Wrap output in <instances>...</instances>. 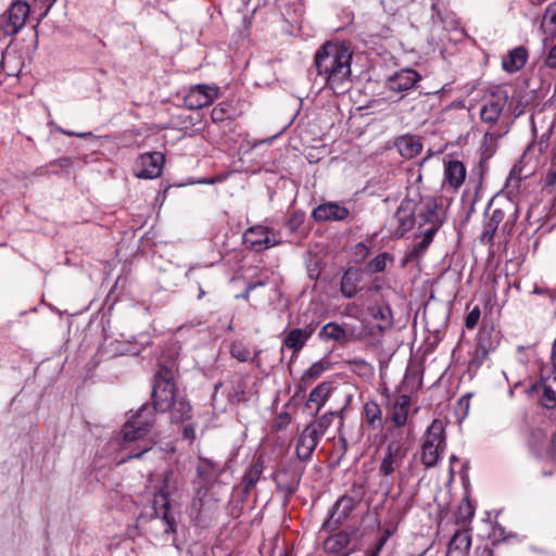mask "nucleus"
Wrapping results in <instances>:
<instances>
[{
	"instance_id": "20e7f679",
	"label": "nucleus",
	"mask_w": 556,
	"mask_h": 556,
	"mask_svg": "<svg viewBox=\"0 0 556 556\" xmlns=\"http://www.w3.org/2000/svg\"><path fill=\"white\" fill-rule=\"evenodd\" d=\"M446 448L445 425L435 418L427 428L421 444L420 460L426 469L433 468Z\"/></svg>"
},
{
	"instance_id": "4468645a",
	"label": "nucleus",
	"mask_w": 556,
	"mask_h": 556,
	"mask_svg": "<svg viewBox=\"0 0 556 556\" xmlns=\"http://www.w3.org/2000/svg\"><path fill=\"white\" fill-rule=\"evenodd\" d=\"M264 468V457L262 455L255 456L245 468L240 483L235 486V491L242 493L243 498H248L255 490L257 482L262 479Z\"/></svg>"
},
{
	"instance_id": "0e129e2a",
	"label": "nucleus",
	"mask_w": 556,
	"mask_h": 556,
	"mask_svg": "<svg viewBox=\"0 0 556 556\" xmlns=\"http://www.w3.org/2000/svg\"><path fill=\"white\" fill-rule=\"evenodd\" d=\"M467 510H468L467 515L464 517V523H466L467 521H470L475 514L473 509L470 506L467 507Z\"/></svg>"
},
{
	"instance_id": "f3484780",
	"label": "nucleus",
	"mask_w": 556,
	"mask_h": 556,
	"mask_svg": "<svg viewBox=\"0 0 556 556\" xmlns=\"http://www.w3.org/2000/svg\"><path fill=\"white\" fill-rule=\"evenodd\" d=\"M355 507L356 506L351 503V500L344 498L343 496L339 497L330 508L321 529L327 532L336 531L348 520Z\"/></svg>"
},
{
	"instance_id": "680f3d73",
	"label": "nucleus",
	"mask_w": 556,
	"mask_h": 556,
	"mask_svg": "<svg viewBox=\"0 0 556 556\" xmlns=\"http://www.w3.org/2000/svg\"><path fill=\"white\" fill-rule=\"evenodd\" d=\"M55 1H56V0H52V1L48 4V7H47V9L45 10V12L40 15V17H39V20H38L37 24L34 26V29H35V31H36V33H37V28H38V26H39L40 22H41V21L47 16L48 12L50 11V9L52 8V5H53V3H54Z\"/></svg>"
},
{
	"instance_id": "338daca9",
	"label": "nucleus",
	"mask_w": 556,
	"mask_h": 556,
	"mask_svg": "<svg viewBox=\"0 0 556 556\" xmlns=\"http://www.w3.org/2000/svg\"><path fill=\"white\" fill-rule=\"evenodd\" d=\"M205 295V291L202 289V287L200 286L199 287V294H198V300H201L203 299V296Z\"/></svg>"
},
{
	"instance_id": "7c9ffc66",
	"label": "nucleus",
	"mask_w": 556,
	"mask_h": 556,
	"mask_svg": "<svg viewBox=\"0 0 556 556\" xmlns=\"http://www.w3.org/2000/svg\"><path fill=\"white\" fill-rule=\"evenodd\" d=\"M331 362L324 357L315 363H313L309 368H307L298 384L300 391H305L308 386H311L314 381H316L325 371L331 369Z\"/></svg>"
},
{
	"instance_id": "4be33fe9",
	"label": "nucleus",
	"mask_w": 556,
	"mask_h": 556,
	"mask_svg": "<svg viewBox=\"0 0 556 556\" xmlns=\"http://www.w3.org/2000/svg\"><path fill=\"white\" fill-rule=\"evenodd\" d=\"M352 533L341 530L329 535L323 543L324 551L338 556H349L353 548L350 547Z\"/></svg>"
},
{
	"instance_id": "39448f33",
	"label": "nucleus",
	"mask_w": 556,
	"mask_h": 556,
	"mask_svg": "<svg viewBox=\"0 0 556 556\" xmlns=\"http://www.w3.org/2000/svg\"><path fill=\"white\" fill-rule=\"evenodd\" d=\"M509 93L506 87L497 85L485 93L481 108L480 119L483 124L494 127L506 115Z\"/></svg>"
},
{
	"instance_id": "4d7b16f0",
	"label": "nucleus",
	"mask_w": 556,
	"mask_h": 556,
	"mask_svg": "<svg viewBox=\"0 0 556 556\" xmlns=\"http://www.w3.org/2000/svg\"><path fill=\"white\" fill-rule=\"evenodd\" d=\"M354 252H355V255L361 256L364 260V258L368 257L370 250L364 242H359L355 245Z\"/></svg>"
},
{
	"instance_id": "a18cd8bd",
	"label": "nucleus",
	"mask_w": 556,
	"mask_h": 556,
	"mask_svg": "<svg viewBox=\"0 0 556 556\" xmlns=\"http://www.w3.org/2000/svg\"><path fill=\"white\" fill-rule=\"evenodd\" d=\"M248 498H243V494L238 492L237 494V498H233L232 501L229 502L228 504V514L232 517V518H239L242 513H243V506H244V503L247 502Z\"/></svg>"
},
{
	"instance_id": "f8f14e48",
	"label": "nucleus",
	"mask_w": 556,
	"mask_h": 556,
	"mask_svg": "<svg viewBox=\"0 0 556 556\" xmlns=\"http://www.w3.org/2000/svg\"><path fill=\"white\" fill-rule=\"evenodd\" d=\"M416 198L407 194L397 207L394 219L397 223L394 233L402 238L416 225Z\"/></svg>"
},
{
	"instance_id": "0eeeda50",
	"label": "nucleus",
	"mask_w": 556,
	"mask_h": 556,
	"mask_svg": "<svg viewBox=\"0 0 556 556\" xmlns=\"http://www.w3.org/2000/svg\"><path fill=\"white\" fill-rule=\"evenodd\" d=\"M413 198H416V224L418 228L424 230L425 228H433L434 232H438L442 226V219L438 213V203L430 197L422 198L416 192Z\"/></svg>"
},
{
	"instance_id": "c85d7f7f",
	"label": "nucleus",
	"mask_w": 556,
	"mask_h": 556,
	"mask_svg": "<svg viewBox=\"0 0 556 556\" xmlns=\"http://www.w3.org/2000/svg\"><path fill=\"white\" fill-rule=\"evenodd\" d=\"M352 399L351 394L345 395V404L339 408L338 410H330L321 415L320 417L316 418L312 422H309L307 426L311 429H315L316 433L323 438V435L326 433V431L330 428L336 417L340 418V424L343 422V412L346 407V405L350 403Z\"/></svg>"
},
{
	"instance_id": "a19ab883",
	"label": "nucleus",
	"mask_w": 556,
	"mask_h": 556,
	"mask_svg": "<svg viewBox=\"0 0 556 556\" xmlns=\"http://www.w3.org/2000/svg\"><path fill=\"white\" fill-rule=\"evenodd\" d=\"M323 341H334L338 343H345L348 341L346 330L337 323H328L320 329L318 333Z\"/></svg>"
},
{
	"instance_id": "6ab92c4d",
	"label": "nucleus",
	"mask_w": 556,
	"mask_h": 556,
	"mask_svg": "<svg viewBox=\"0 0 556 556\" xmlns=\"http://www.w3.org/2000/svg\"><path fill=\"white\" fill-rule=\"evenodd\" d=\"M421 80V75L413 68H402L390 75L386 80V87L393 92L410 90Z\"/></svg>"
},
{
	"instance_id": "e2e57ef3",
	"label": "nucleus",
	"mask_w": 556,
	"mask_h": 556,
	"mask_svg": "<svg viewBox=\"0 0 556 556\" xmlns=\"http://www.w3.org/2000/svg\"><path fill=\"white\" fill-rule=\"evenodd\" d=\"M62 132L70 137H80V138L87 137V134H84V132H74V131H66V130H62Z\"/></svg>"
},
{
	"instance_id": "3c124183",
	"label": "nucleus",
	"mask_w": 556,
	"mask_h": 556,
	"mask_svg": "<svg viewBox=\"0 0 556 556\" xmlns=\"http://www.w3.org/2000/svg\"><path fill=\"white\" fill-rule=\"evenodd\" d=\"M481 311L478 305H476L466 316L465 326L467 329H473L480 319Z\"/></svg>"
},
{
	"instance_id": "8fccbe9b",
	"label": "nucleus",
	"mask_w": 556,
	"mask_h": 556,
	"mask_svg": "<svg viewBox=\"0 0 556 556\" xmlns=\"http://www.w3.org/2000/svg\"><path fill=\"white\" fill-rule=\"evenodd\" d=\"M394 529L386 528L382 530L379 539L376 541V543L370 547L372 551L381 553L383 546L389 541V539L393 535Z\"/></svg>"
},
{
	"instance_id": "5fc2aeb1",
	"label": "nucleus",
	"mask_w": 556,
	"mask_h": 556,
	"mask_svg": "<svg viewBox=\"0 0 556 556\" xmlns=\"http://www.w3.org/2000/svg\"><path fill=\"white\" fill-rule=\"evenodd\" d=\"M473 556H493V548L488 543L478 545L475 549Z\"/></svg>"
},
{
	"instance_id": "1a4fd4ad",
	"label": "nucleus",
	"mask_w": 556,
	"mask_h": 556,
	"mask_svg": "<svg viewBox=\"0 0 556 556\" xmlns=\"http://www.w3.org/2000/svg\"><path fill=\"white\" fill-rule=\"evenodd\" d=\"M529 396L536 400L538 405L546 409L556 408V371L532 384L527 390Z\"/></svg>"
},
{
	"instance_id": "c9c22d12",
	"label": "nucleus",
	"mask_w": 556,
	"mask_h": 556,
	"mask_svg": "<svg viewBox=\"0 0 556 556\" xmlns=\"http://www.w3.org/2000/svg\"><path fill=\"white\" fill-rule=\"evenodd\" d=\"M229 353L230 355L238 359L239 362H251L260 366V354L262 353L261 350H256L253 353V356H251L252 352L250 348L242 341V340H235L230 343L229 346Z\"/></svg>"
},
{
	"instance_id": "c756f323",
	"label": "nucleus",
	"mask_w": 556,
	"mask_h": 556,
	"mask_svg": "<svg viewBox=\"0 0 556 556\" xmlns=\"http://www.w3.org/2000/svg\"><path fill=\"white\" fill-rule=\"evenodd\" d=\"M528 58V50L523 46L516 47L503 56L502 68L506 73L514 74L526 65Z\"/></svg>"
},
{
	"instance_id": "72a5a7b5",
	"label": "nucleus",
	"mask_w": 556,
	"mask_h": 556,
	"mask_svg": "<svg viewBox=\"0 0 556 556\" xmlns=\"http://www.w3.org/2000/svg\"><path fill=\"white\" fill-rule=\"evenodd\" d=\"M167 412L170 413L172 421L176 424L184 422L192 417V407L186 397H175L170 402V407Z\"/></svg>"
},
{
	"instance_id": "bb28decb",
	"label": "nucleus",
	"mask_w": 556,
	"mask_h": 556,
	"mask_svg": "<svg viewBox=\"0 0 556 556\" xmlns=\"http://www.w3.org/2000/svg\"><path fill=\"white\" fill-rule=\"evenodd\" d=\"M334 390V384L331 381H324L319 383L309 392L305 406L308 409H313L314 415H317Z\"/></svg>"
},
{
	"instance_id": "79ce46f5",
	"label": "nucleus",
	"mask_w": 556,
	"mask_h": 556,
	"mask_svg": "<svg viewBox=\"0 0 556 556\" xmlns=\"http://www.w3.org/2000/svg\"><path fill=\"white\" fill-rule=\"evenodd\" d=\"M207 492H208V489L202 488V486H199L195 490L194 497L192 498L191 504H190V514L192 516H195V518H199L203 510V506H204L203 500L206 496Z\"/></svg>"
},
{
	"instance_id": "423d86ee",
	"label": "nucleus",
	"mask_w": 556,
	"mask_h": 556,
	"mask_svg": "<svg viewBox=\"0 0 556 556\" xmlns=\"http://www.w3.org/2000/svg\"><path fill=\"white\" fill-rule=\"evenodd\" d=\"M157 412L154 405L143 404L123 426V442L130 443L149 434L155 426Z\"/></svg>"
},
{
	"instance_id": "774afa93",
	"label": "nucleus",
	"mask_w": 556,
	"mask_h": 556,
	"mask_svg": "<svg viewBox=\"0 0 556 556\" xmlns=\"http://www.w3.org/2000/svg\"><path fill=\"white\" fill-rule=\"evenodd\" d=\"M367 556H380V553L375 552V551H372L371 548H369V551H368V553H367Z\"/></svg>"
},
{
	"instance_id": "58836bf2",
	"label": "nucleus",
	"mask_w": 556,
	"mask_h": 556,
	"mask_svg": "<svg viewBox=\"0 0 556 556\" xmlns=\"http://www.w3.org/2000/svg\"><path fill=\"white\" fill-rule=\"evenodd\" d=\"M308 339L301 328L291 329L282 340V346L292 351V357H296L306 345Z\"/></svg>"
},
{
	"instance_id": "2eb2a0df",
	"label": "nucleus",
	"mask_w": 556,
	"mask_h": 556,
	"mask_svg": "<svg viewBox=\"0 0 556 556\" xmlns=\"http://www.w3.org/2000/svg\"><path fill=\"white\" fill-rule=\"evenodd\" d=\"M218 96V88L205 84L193 86L186 93L184 101L188 109L199 110L211 105Z\"/></svg>"
},
{
	"instance_id": "c03bdc74",
	"label": "nucleus",
	"mask_w": 556,
	"mask_h": 556,
	"mask_svg": "<svg viewBox=\"0 0 556 556\" xmlns=\"http://www.w3.org/2000/svg\"><path fill=\"white\" fill-rule=\"evenodd\" d=\"M230 108L228 102H220L215 105L211 112V118L214 123H222L230 118Z\"/></svg>"
},
{
	"instance_id": "13d9d810",
	"label": "nucleus",
	"mask_w": 556,
	"mask_h": 556,
	"mask_svg": "<svg viewBox=\"0 0 556 556\" xmlns=\"http://www.w3.org/2000/svg\"><path fill=\"white\" fill-rule=\"evenodd\" d=\"M182 438L191 442L195 439V429L192 425L189 424L184 427Z\"/></svg>"
},
{
	"instance_id": "a878e982",
	"label": "nucleus",
	"mask_w": 556,
	"mask_h": 556,
	"mask_svg": "<svg viewBox=\"0 0 556 556\" xmlns=\"http://www.w3.org/2000/svg\"><path fill=\"white\" fill-rule=\"evenodd\" d=\"M495 348L494 341L492 340V330L481 328L476 338L472 363L477 366H481L488 359L490 352L494 351Z\"/></svg>"
},
{
	"instance_id": "9b49d317",
	"label": "nucleus",
	"mask_w": 556,
	"mask_h": 556,
	"mask_svg": "<svg viewBox=\"0 0 556 556\" xmlns=\"http://www.w3.org/2000/svg\"><path fill=\"white\" fill-rule=\"evenodd\" d=\"M165 155L162 152H147L139 156L135 164V175L141 179H154L162 175Z\"/></svg>"
},
{
	"instance_id": "052dcab7",
	"label": "nucleus",
	"mask_w": 556,
	"mask_h": 556,
	"mask_svg": "<svg viewBox=\"0 0 556 556\" xmlns=\"http://www.w3.org/2000/svg\"><path fill=\"white\" fill-rule=\"evenodd\" d=\"M150 450H151L150 446H144L140 452L132 453V454L128 455L127 458L122 460V463H124V462H126L128 459H131V458H140L146 452H148Z\"/></svg>"
},
{
	"instance_id": "bf43d9fd",
	"label": "nucleus",
	"mask_w": 556,
	"mask_h": 556,
	"mask_svg": "<svg viewBox=\"0 0 556 556\" xmlns=\"http://www.w3.org/2000/svg\"><path fill=\"white\" fill-rule=\"evenodd\" d=\"M263 286V282H252V283H249L244 290V292L240 295H237V298H241V299H244V300H249V296H250V293L252 290H254L256 287H261Z\"/></svg>"
},
{
	"instance_id": "7ed1b4c3",
	"label": "nucleus",
	"mask_w": 556,
	"mask_h": 556,
	"mask_svg": "<svg viewBox=\"0 0 556 556\" xmlns=\"http://www.w3.org/2000/svg\"><path fill=\"white\" fill-rule=\"evenodd\" d=\"M176 365L174 362L169 364L161 363L154 375V383L152 389V405L159 408L160 413H165L170 407V402L177 397L175 382Z\"/></svg>"
},
{
	"instance_id": "aec40b11",
	"label": "nucleus",
	"mask_w": 556,
	"mask_h": 556,
	"mask_svg": "<svg viewBox=\"0 0 556 556\" xmlns=\"http://www.w3.org/2000/svg\"><path fill=\"white\" fill-rule=\"evenodd\" d=\"M273 479L277 491L285 493V497L288 500L296 492L301 481V473L291 467H282L274 472Z\"/></svg>"
},
{
	"instance_id": "09e8293b",
	"label": "nucleus",
	"mask_w": 556,
	"mask_h": 556,
	"mask_svg": "<svg viewBox=\"0 0 556 556\" xmlns=\"http://www.w3.org/2000/svg\"><path fill=\"white\" fill-rule=\"evenodd\" d=\"M543 22L551 26V33L556 34V1L546 7Z\"/></svg>"
},
{
	"instance_id": "f03ea898",
	"label": "nucleus",
	"mask_w": 556,
	"mask_h": 556,
	"mask_svg": "<svg viewBox=\"0 0 556 556\" xmlns=\"http://www.w3.org/2000/svg\"><path fill=\"white\" fill-rule=\"evenodd\" d=\"M485 216L486 220L480 236V241L485 244H492L501 223H503V232L510 233L513 231L518 218V210L509 200L503 202L492 200L486 207Z\"/></svg>"
},
{
	"instance_id": "49530a36",
	"label": "nucleus",
	"mask_w": 556,
	"mask_h": 556,
	"mask_svg": "<svg viewBox=\"0 0 556 556\" xmlns=\"http://www.w3.org/2000/svg\"><path fill=\"white\" fill-rule=\"evenodd\" d=\"M305 220V214L301 211H295L290 214L287 218L285 226L290 230V232H296Z\"/></svg>"
},
{
	"instance_id": "393cba45",
	"label": "nucleus",
	"mask_w": 556,
	"mask_h": 556,
	"mask_svg": "<svg viewBox=\"0 0 556 556\" xmlns=\"http://www.w3.org/2000/svg\"><path fill=\"white\" fill-rule=\"evenodd\" d=\"M225 471L224 466L210 458L200 457L197 466V476L202 481V488L210 489L211 484L218 479Z\"/></svg>"
},
{
	"instance_id": "603ef678",
	"label": "nucleus",
	"mask_w": 556,
	"mask_h": 556,
	"mask_svg": "<svg viewBox=\"0 0 556 556\" xmlns=\"http://www.w3.org/2000/svg\"><path fill=\"white\" fill-rule=\"evenodd\" d=\"M470 394L463 395L456 403L457 409L463 412V416H467L470 406Z\"/></svg>"
},
{
	"instance_id": "e433bc0d",
	"label": "nucleus",
	"mask_w": 556,
	"mask_h": 556,
	"mask_svg": "<svg viewBox=\"0 0 556 556\" xmlns=\"http://www.w3.org/2000/svg\"><path fill=\"white\" fill-rule=\"evenodd\" d=\"M437 232L433 228H425L420 235L422 239L420 242L415 243L412 249L406 253L404 264L418 260L429 248Z\"/></svg>"
},
{
	"instance_id": "2f4dec72",
	"label": "nucleus",
	"mask_w": 556,
	"mask_h": 556,
	"mask_svg": "<svg viewBox=\"0 0 556 556\" xmlns=\"http://www.w3.org/2000/svg\"><path fill=\"white\" fill-rule=\"evenodd\" d=\"M362 279L359 269L349 267L342 275L340 292L345 299H353L359 291L358 285Z\"/></svg>"
},
{
	"instance_id": "412c9836",
	"label": "nucleus",
	"mask_w": 556,
	"mask_h": 556,
	"mask_svg": "<svg viewBox=\"0 0 556 556\" xmlns=\"http://www.w3.org/2000/svg\"><path fill=\"white\" fill-rule=\"evenodd\" d=\"M467 169L463 162L450 160L444 164L443 188L457 191L465 182Z\"/></svg>"
},
{
	"instance_id": "6e6552de",
	"label": "nucleus",
	"mask_w": 556,
	"mask_h": 556,
	"mask_svg": "<svg viewBox=\"0 0 556 556\" xmlns=\"http://www.w3.org/2000/svg\"><path fill=\"white\" fill-rule=\"evenodd\" d=\"M407 456V447L401 439H392L388 442L383 457L381 458L378 475L388 478L396 472L405 457Z\"/></svg>"
},
{
	"instance_id": "6e6d98bb",
	"label": "nucleus",
	"mask_w": 556,
	"mask_h": 556,
	"mask_svg": "<svg viewBox=\"0 0 556 556\" xmlns=\"http://www.w3.org/2000/svg\"><path fill=\"white\" fill-rule=\"evenodd\" d=\"M319 326V321L317 320H311L309 323L305 324V326L302 329L306 338L309 340V338L314 334L316 329Z\"/></svg>"
},
{
	"instance_id": "b1692460",
	"label": "nucleus",
	"mask_w": 556,
	"mask_h": 556,
	"mask_svg": "<svg viewBox=\"0 0 556 556\" xmlns=\"http://www.w3.org/2000/svg\"><path fill=\"white\" fill-rule=\"evenodd\" d=\"M315 431V429L306 426L300 433L295 447L296 456L300 460H308L317 447L321 438Z\"/></svg>"
},
{
	"instance_id": "ddd939ff",
	"label": "nucleus",
	"mask_w": 556,
	"mask_h": 556,
	"mask_svg": "<svg viewBox=\"0 0 556 556\" xmlns=\"http://www.w3.org/2000/svg\"><path fill=\"white\" fill-rule=\"evenodd\" d=\"M30 8L27 2L15 1L11 4L4 15V22L1 25L2 30L8 36L16 35L25 25L29 15Z\"/></svg>"
},
{
	"instance_id": "69168bd1",
	"label": "nucleus",
	"mask_w": 556,
	"mask_h": 556,
	"mask_svg": "<svg viewBox=\"0 0 556 556\" xmlns=\"http://www.w3.org/2000/svg\"><path fill=\"white\" fill-rule=\"evenodd\" d=\"M552 453L554 458L556 459V433L552 438Z\"/></svg>"
},
{
	"instance_id": "5701e85b",
	"label": "nucleus",
	"mask_w": 556,
	"mask_h": 556,
	"mask_svg": "<svg viewBox=\"0 0 556 556\" xmlns=\"http://www.w3.org/2000/svg\"><path fill=\"white\" fill-rule=\"evenodd\" d=\"M412 405V399L407 394H400L390 406L388 420L394 428H402L406 425L408 413Z\"/></svg>"
},
{
	"instance_id": "473e14b6",
	"label": "nucleus",
	"mask_w": 556,
	"mask_h": 556,
	"mask_svg": "<svg viewBox=\"0 0 556 556\" xmlns=\"http://www.w3.org/2000/svg\"><path fill=\"white\" fill-rule=\"evenodd\" d=\"M506 134V130L486 131L480 146V162L490 160L498 149V139Z\"/></svg>"
},
{
	"instance_id": "a211bd4d",
	"label": "nucleus",
	"mask_w": 556,
	"mask_h": 556,
	"mask_svg": "<svg viewBox=\"0 0 556 556\" xmlns=\"http://www.w3.org/2000/svg\"><path fill=\"white\" fill-rule=\"evenodd\" d=\"M350 216V210L338 202L320 203L312 212V217L316 223L344 222Z\"/></svg>"
},
{
	"instance_id": "4c0bfd02",
	"label": "nucleus",
	"mask_w": 556,
	"mask_h": 556,
	"mask_svg": "<svg viewBox=\"0 0 556 556\" xmlns=\"http://www.w3.org/2000/svg\"><path fill=\"white\" fill-rule=\"evenodd\" d=\"M396 147L400 154L405 159H413L421 153L422 143L415 136H403L397 139Z\"/></svg>"
},
{
	"instance_id": "de8ad7c7",
	"label": "nucleus",
	"mask_w": 556,
	"mask_h": 556,
	"mask_svg": "<svg viewBox=\"0 0 556 556\" xmlns=\"http://www.w3.org/2000/svg\"><path fill=\"white\" fill-rule=\"evenodd\" d=\"M365 495V488L363 484L354 483L349 493L342 495L344 498L351 500V503L357 506Z\"/></svg>"
},
{
	"instance_id": "dca6fc26",
	"label": "nucleus",
	"mask_w": 556,
	"mask_h": 556,
	"mask_svg": "<svg viewBox=\"0 0 556 556\" xmlns=\"http://www.w3.org/2000/svg\"><path fill=\"white\" fill-rule=\"evenodd\" d=\"M154 514L164 523V533L175 534L177 532L176 518L172 511L170 501L166 488H162L154 498Z\"/></svg>"
},
{
	"instance_id": "37998d69",
	"label": "nucleus",
	"mask_w": 556,
	"mask_h": 556,
	"mask_svg": "<svg viewBox=\"0 0 556 556\" xmlns=\"http://www.w3.org/2000/svg\"><path fill=\"white\" fill-rule=\"evenodd\" d=\"M389 260H392V256L388 252L380 253L367 263L366 268L371 274L382 273L386 270Z\"/></svg>"
},
{
	"instance_id": "f257e3e1",
	"label": "nucleus",
	"mask_w": 556,
	"mask_h": 556,
	"mask_svg": "<svg viewBox=\"0 0 556 556\" xmlns=\"http://www.w3.org/2000/svg\"><path fill=\"white\" fill-rule=\"evenodd\" d=\"M352 51L343 43L327 41L314 55L317 75L324 80V87L334 92H345L351 77Z\"/></svg>"
},
{
	"instance_id": "864d4df0",
	"label": "nucleus",
	"mask_w": 556,
	"mask_h": 556,
	"mask_svg": "<svg viewBox=\"0 0 556 556\" xmlns=\"http://www.w3.org/2000/svg\"><path fill=\"white\" fill-rule=\"evenodd\" d=\"M544 63L548 68H556V43L547 52Z\"/></svg>"
},
{
	"instance_id": "9d476101",
	"label": "nucleus",
	"mask_w": 556,
	"mask_h": 556,
	"mask_svg": "<svg viewBox=\"0 0 556 556\" xmlns=\"http://www.w3.org/2000/svg\"><path fill=\"white\" fill-rule=\"evenodd\" d=\"M279 242L275 229L263 225L251 226L243 233V243L254 252L276 247Z\"/></svg>"
},
{
	"instance_id": "cd10ccee",
	"label": "nucleus",
	"mask_w": 556,
	"mask_h": 556,
	"mask_svg": "<svg viewBox=\"0 0 556 556\" xmlns=\"http://www.w3.org/2000/svg\"><path fill=\"white\" fill-rule=\"evenodd\" d=\"M471 546V530L464 528L457 530L447 545L446 556H468Z\"/></svg>"
},
{
	"instance_id": "ea45409f",
	"label": "nucleus",
	"mask_w": 556,
	"mask_h": 556,
	"mask_svg": "<svg viewBox=\"0 0 556 556\" xmlns=\"http://www.w3.org/2000/svg\"><path fill=\"white\" fill-rule=\"evenodd\" d=\"M370 316L378 321L377 328L380 331L386 330L392 325L393 315L388 304H376L369 307Z\"/></svg>"
},
{
	"instance_id": "f704fd0d",
	"label": "nucleus",
	"mask_w": 556,
	"mask_h": 556,
	"mask_svg": "<svg viewBox=\"0 0 556 556\" xmlns=\"http://www.w3.org/2000/svg\"><path fill=\"white\" fill-rule=\"evenodd\" d=\"M363 420L371 430H378L382 428V410L376 401H367L364 404Z\"/></svg>"
}]
</instances>
